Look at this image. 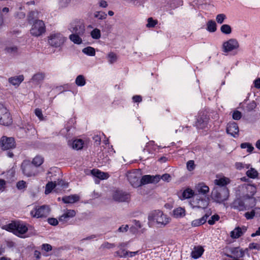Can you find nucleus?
Returning a JSON list of instances; mask_svg holds the SVG:
<instances>
[{"mask_svg": "<svg viewBox=\"0 0 260 260\" xmlns=\"http://www.w3.org/2000/svg\"><path fill=\"white\" fill-rule=\"evenodd\" d=\"M113 199L119 202H128L131 199L129 193L122 190H116L113 194Z\"/></svg>", "mask_w": 260, "mask_h": 260, "instance_id": "11", "label": "nucleus"}, {"mask_svg": "<svg viewBox=\"0 0 260 260\" xmlns=\"http://www.w3.org/2000/svg\"><path fill=\"white\" fill-rule=\"evenodd\" d=\"M39 13L38 11H32L30 12L27 16L28 22L31 23V21L34 20L35 18H38Z\"/></svg>", "mask_w": 260, "mask_h": 260, "instance_id": "40", "label": "nucleus"}, {"mask_svg": "<svg viewBox=\"0 0 260 260\" xmlns=\"http://www.w3.org/2000/svg\"><path fill=\"white\" fill-rule=\"evenodd\" d=\"M216 24L213 20H209L207 24V30L209 32H213L216 30Z\"/></svg>", "mask_w": 260, "mask_h": 260, "instance_id": "33", "label": "nucleus"}, {"mask_svg": "<svg viewBox=\"0 0 260 260\" xmlns=\"http://www.w3.org/2000/svg\"><path fill=\"white\" fill-rule=\"evenodd\" d=\"M239 47L238 42L235 39H231L224 42L222 44V51L224 52H229L236 49Z\"/></svg>", "mask_w": 260, "mask_h": 260, "instance_id": "12", "label": "nucleus"}, {"mask_svg": "<svg viewBox=\"0 0 260 260\" xmlns=\"http://www.w3.org/2000/svg\"><path fill=\"white\" fill-rule=\"evenodd\" d=\"M231 180L228 177L224 176L216 179L214 180L215 185L218 186V187H226V185L230 183Z\"/></svg>", "mask_w": 260, "mask_h": 260, "instance_id": "20", "label": "nucleus"}, {"mask_svg": "<svg viewBox=\"0 0 260 260\" xmlns=\"http://www.w3.org/2000/svg\"><path fill=\"white\" fill-rule=\"evenodd\" d=\"M247 176L252 179H255L257 177L258 175V173L257 171L254 168H251L249 170H248L246 173Z\"/></svg>", "mask_w": 260, "mask_h": 260, "instance_id": "34", "label": "nucleus"}, {"mask_svg": "<svg viewBox=\"0 0 260 260\" xmlns=\"http://www.w3.org/2000/svg\"><path fill=\"white\" fill-rule=\"evenodd\" d=\"M79 200V197L77 194L66 196L62 198L64 203H74Z\"/></svg>", "mask_w": 260, "mask_h": 260, "instance_id": "24", "label": "nucleus"}, {"mask_svg": "<svg viewBox=\"0 0 260 260\" xmlns=\"http://www.w3.org/2000/svg\"><path fill=\"white\" fill-rule=\"evenodd\" d=\"M204 250L201 246L194 247L192 251L191 256L192 258L197 259L203 254Z\"/></svg>", "mask_w": 260, "mask_h": 260, "instance_id": "21", "label": "nucleus"}, {"mask_svg": "<svg viewBox=\"0 0 260 260\" xmlns=\"http://www.w3.org/2000/svg\"><path fill=\"white\" fill-rule=\"evenodd\" d=\"M3 229L13 232L15 235L19 236L25 234L28 230L29 228L23 223L19 221H14L4 225Z\"/></svg>", "mask_w": 260, "mask_h": 260, "instance_id": "2", "label": "nucleus"}, {"mask_svg": "<svg viewBox=\"0 0 260 260\" xmlns=\"http://www.w3.org/2000/svg\"><path fill=\"white\" fill-rule=\"evenodd\" d=\"M249 249L250 250L255 249L258 251L260 250V243L254 242L250 243Z\"/></svg>", "mask_w": 260, "mask_h": 260, "instance_id": "51", "label": "nucleus"}, {"mask_svg": "<svg viewBox=\"0 0 260 260\" xmlns=\"http://www.w3.org/2000/svg\"><path fill=\"white\" fill-rule=\"evenodd\" d=\"M83 145L84 142L81 139L75 140L72 143V148L76 150H80L82 149Z\"/></svg>", "mask_w": 260, "mask_h": 260, "instance_id": "29", "label": "nucleus"}, {"mask_svg": "<svg viewBox=\"0 0 260 260\" xmlns=\"http://www.w3.org/2000/svg\"><path fill=\"white\" fill-rule=\"evenodd\" d=\"M126 255L124 256H128V257H133L137 255H139L140 254H142V252L141 249L137 250L135 251H128V252H126Z\"/></svg>", "mask_w": 260, "mask_h": 260, "instance_id": "44", "label": "nucleus"}, {"mask_svg": "<svg viewBox=\"0 0 260 260\" xmlns=\"http://www.w3.org/2000/svg\"><path fill=\"white\" fill-rule=\"evenodd\" d=\"M121 251H117L116 253L118 255L119 257H127L128 256H124L126 255V252H128V251L125 250V249H120Z\"/></svg>", "mask_w": 260, "mask_h": 260, "instance_id": "60", "label": "nucleus"}, {"mask_svg": "<svg viewBox=\"0 0 260 260\" xmlns=\"http://www.w3.org/2000/svg\"><path fill=\"white\" fill-rule=\"evenodd\" d=\"M197 190L199 193L205 194L209 191V188L204 183H199L196 187Z\"/></svg>", "mask_w": 260, "mask_h": 260, "instance_id": "27", "label": "nucleus"}, {"mask_svg": "<svg viewBox=\"0 0 260 260\" xmlns=\"http://www.w3.org/2000/svg\"><path fill=\"white\" fill-rule=\"evenodd\" d=\"M221 31L226 35L230 34L232 32L231 27L228 24H223L220 27Z\"/></svg>", "mask_w": 260, "mask_h": 260, "instance_id": "41", "label": "nucleus"}, {"mask_svg": "<svg viewBox=\"0 0 260 260\" xmlns=\"http://www.w3.org/2000/svg\"><path fill=\"white\" fill-rule=\"evenodd\" d=\"M148 219L149 221L156 222L159 226H165L170 221V218L160 210H154L149 213Z\"/></svg>", "mask_w": 260, "mask_h": 260, "instance_id": "1", "label": "nucleus"}, {"mask_svg": "<svg viewBox=\"0 0 260 260\" xmlns=\"http://www.w3.org/2000/svg\"><path fill=\"white\" fill-rule=\"evenodd\" d=\"M247 189L250 191L251 195H254L256 191V187L253 185H248L247 186Z\"/></svg>", "mask_w": 260, "mask_h": 260, "instance_id": "56", "label": "nucleus"}, {"mask_svg": "<svg viewBox=\"0 0 260 260\" xmlns=\"http://www.w3.org/2000/svg\"><path fill=\"white\" fill-rule=\"evenodd\" d=\"M127 178L131 184L134 187L141 186V172L139 170H133L127 173Z\"/></svg>", "mask_w": 260, "mask_h": 260, "instance_id": "6", "label": "nucleus"}, {"mask_svg": "<svg viewBox=\"0 0 260 260\" xmlns=\"http://www.w3.org/2000/svg\"><path fill=\"white\" fill-rule=\"evenodd\" d=\"M71 0H59L58 5L60 8L67 7L70 3Z\"/></svg>", "mask_w": 260, "mask_h": 260, "instance_id": "48", "label": "nucleus"}, {"mask_svg": "<svg viewBox=\"0 0 260 260\" xmlns=\"http://www.w3.org/2000/svg\"><path fill=\"white\" fill-rule=\"evenodd\" d=\"M126 2L133 5L135 6L139 7L142 4L139 0H125Z\"/></svg>", "mask_w": 260, "mask_h": 260, "instance_id": "54", "label": "nucleus"}, {"mask_svg": "<svg viewBox=\"0 0 260 260\" xmlns=\"http://www.w3.org/2000/svg\"><path fill=\"white\" fill-rule=\"evenodd\" d=\"M57 184L55 182H49L46 185V189L45 191V194H49L51 192L53 188L55 187Z\"/></svg>", "mask_w": 260, "mask_h": 260, "instance_id": "36", "label": "nucleus"}, {"mask_svg": "<svg viewBox=\"0 0 260 260\" xmlns=\"http://www.w3.org/2000/svg\"><path fill=\"white\" fill-rule=\"evenodd\" d=\"M209 204L208 199L203 198L199 196L194 198L191 202V205L193 208H206Z\"/></svg>", "mask_w": 260, "mask_h": 260, "instance_id": "14", "label": "nucleus"}, {"mask_svg": "<svg viewBox=\"0 0 260 260\" xmlns=\"http://www.w3.org/2000/svg\"><path fill=\"white\" fill-rule=\"evenodd\" d=\"M1 147L4 150H8L15 148V141L13 137L3 136L1 139Z\"/></svg>", "mask_w": 260, "mask_h": 260, "instance_id": "13", "label": "nucleus"}, {"mask_svg": "<svg viewBox=\"0 0 260 260\" xmlns=\"http://www.w3.org/2000/svg\"><path fill=\"white\" fill-rule=\"evenodd\" d=\"M159 179V176H151L150 175H144L141 179L140 178L141 185L149 183H153L155 181L157 182Z\"/></svg>", "mask_w": 260, "mask_h": 260, "instance_id": "19", "label": "nucleus"}, {"mask_svg": "<svg viewBox=\"0 0 260 260\" xmlns=\"http://www.w3.org/2000/svg\"><path fill=\"white\" fill-rule=\"evenodd\" d=\"M147 24H146L147 27H154L157 23L156 20H153L152 17H150L147 19Z\"/></svg>", "mask_w": 260, "mask_h": 260, "instance_id": "46", "label": "nucleus"}, {"mask_svg": "<svg viewBox=\"0 0 260 260\" xmlns=\"http://www.w3.org/2000/svg\"><path fill=\"white\" fill-rule=\"evenodd\" d=\"M129 228V226L128 225H122L120 227H119L118 229V232H126L127 231L128 229Z\"/></svg>", "mask_w": 260, "mask_h": 260, "instance_id": "61", "label": "nucleus"}, {"mask_svg": "<svg viewBox=\"0 0 260 260\" xmlns=\"http://www.w3.org/2000/svg\"><path fill=\"white\" fill-rule=\"evenodd\" d=\"M241 113L239 111H235L233 113V118L235 120H239L241 118Z\"/></svg>", "mask_w": 260, "mask_h": 260, "instance_id": "55", "label": "nucleus"}, {"mask_svg": "<svg viewBox=\"0 0 260 260\" xmlns=\"http://www.w3.org/2000/svg\"><path fill=\"white\" fill-rule=\"evenodd\" d=\"M230 251L232 254L237 256V257H243V249L240 248L239 247L231 248L230 249Z\"/></svg>", "mask_w": 260, "mask_h": 260, "instance_id": "28", "label": "nucleus"}, {"mask_svg": "<svg viewBox=\"0 0 260 260\" xmlns=\"http://www.w3.org/2000/svg\"><path fill=\"white\" fill-rule=\"evenodd\" d=\"M90 35L93 39H99L101 38V31L98 28H94L91 31Z\"/></svg>", "mask_w": 260, "mask_h": 260, "instance_id": "42", "label": "nucleus"}, {"mask_svg": "<svg viewBox=\"0 0 260 260\" xmlns=\"http://www.w3.org/2000/svg\"><path fill=\"white\" fill-rule=\"evenodd\" d=\"M115 244L114 243H110L109 242H105L101 246V249H111L115 247Z\"/></svg>", "mask_w": 260, "mask_h": 260, "instance_id": "50", "label": "nucleus"}, {"mask_svg": "<svg viewBox=\"0 0 260 260\" xmlns=\"http://www.w3.org/2000/svg\"><path fill=\"white\" fill-rule=\"evenodd\" d=\"M109 61L110 63H113L117 60L116 55L113 52H111L108 54Z\"/></svg>", "mask_w": 260, "mask_h": 260, "instance_id": "49", "label": "nucleus"}, {"mask_svg": "<svg viewBox=\"0 0 260 260\" xmlns=\"http://www.w3.org/2000/svg\"><path fill=\"white\" fill-rule=\"evenodd\" d=\"M46 32V26L43 21L39 19L35 20L30 29V34L38 37Z\"/></svg>", "mask_w": 260, "mask_h": 260, "instance_id": "4", "label": "nucleus"}, {"mask_svg": "<svg viewBox=\"0 0 260 260\" xmlns=\"http://www.w3.org/2000/svg\"><path fill=\"white\" fill-rule=\"evenodd\" d=\"M76 211L74 210H67L64 213L59 217V221L63 223H67L71 218H73L76 215Z\"/></svg>", "mask_w": 260, "mask_h": 260, "instance_id": "18", "label": "nucleus"}, {"mask_svg": "<svg viewBox=\"0 0 260 260\" xmlns=\"http://www.w3.org/2000/svg\"><path fill=\"white\" fill-rule=\"evenodd\" d=\"M194 194V191L190 189L187 188L183 191L182 194V197H181V200H184L186 199L190 198L193 196Z\"/></svg>", "mask_w": 260, "mask_h": 260, "instance_id": "31", "label": "nucleus"}, {"mask_svg": "<svg viewBox=\"0 0 260 260\" xmlns=\"http://www.w3.org/2000/svg\"><path fill=\"white\" fill-rule=\"evenodd\" d=\"M58 221L57 219L54 218H49L48 219V223L52 225H56L58 223Z\"/></svg>", "mask_w": 260, "mask_h": 260, "instance_id": "58", "label": "nucleus"}, {"mask_svg": "<svg viewBox=\"0 0 260 260\" xmlns=\"http://www.w3.org/2000/svg\"><path fill=\"white\" fill-rule=\"evenodd\" d=\"M161 178L164 181H169L171 179V176L169 174H165L161 176Z\"/></svg>", "mask_w": 260, "mask_h": 260, "instance_id": "64", "label": "nucleus"}, {"mask_svg": "<svg viewBox=\"0 0 260 260\" xmlns=\"http://www.w3.org/2000/svg\"><path fill=\"white\" fill-rule=\"evenodd\" d=\"M42 246V249L44 250L45 251L48 252L52 250V246L49 244H44Z\"/></svg>", "mask_w": 260, "mask_h": 260, "instance_id": "62", "label": "nucleus"}, {"mask_svg": "<svg viewBox=\"0 0 260 260\" xmlns=\"http://www.w3.org/2000/svg\"><path fill=\"white\" fill-rule=\"evenodd\" d=\"M45 78V74L42 73H38L35 74L31 79V81L36 84L42 82Z\"/></svg>", "mask_w": 260, "mask_h": 260, "instance_id": "26", "label": "nucleus"}, {"mask_svg": "<svg viewBox=\"0 0 260 260\" xmlns=\"http://www.w3.org/2000/svg\"><path fill=\"white\" fill-rule=\"evenodd\" d=\"M49 206L43 205L32 210L30 214L33 217L42 218L47 217L49 214Z\"/></svg>", "mask_w": 260, "mask_h": 260, "instance_id": "9", "label": "nucleus"}, {"mask_svg": "<svg viewBox=\"0 0 260 260\" xmlns=\"http://www.w3.org/2000/svg\"><path fill=\"white\" fill-rule=\"evenodd\" d=\"M173 215L176 218L182 217L185 215V210L181 207L177 208L173 210Z\"/></svg>", "mask_w": 260, "mask_h": 260, "instance_id": "35", "label": "nucleus"}, {"mask_svg": "<svg viewBox=\"0 0 260 260\" xmlns=\"http://www.w3.org/2000/svg\"><path fill=\"white\" fill-rule=\"evenodd\" d=\"M12 123V118L8 110L0 104V124L9 126Z\"/></svg>", "mask_w": 260, "mask_h": 260, "instance_id": "5", "label": "nucleus"}, {"mask_svg": "<svg viewBox=\"0 0 260 260\" xmlns=\"http://www.w3.org/2000/svg\"><path fill=\"white\" fill-rule=\"evenodd\" d=\"M91 173L94 176L101 179H105L108 178V174L107 173L101 172L99 170L93 169L91 170Z\"/></svg>", "mask_w": 260, "mask_h": 260, "instance_id": "23", "label": "nucleus"}, {"mask_svg": "<svg viewBox=\"0 0 260 260\" xmlns=\"http://www.w3.org/2000/svg\"><path fill=\"white\" fill-rule=\"evenodd\" d=\"M230 206L233 208L238 211H244L246 209V206L243 200L241 198H237L235 199L232 203H231Z\"/></svg>", "mask_w": 260, "mask_h": 260, "instance_id": "15", "label": "nucleus"}, {"mask_svg": "<svg viewBox=\"0 0 260 260\" xmlns=\"http://www.w3.org/2000/svg\"><path fill=\"white\" fill-rule=\"evenodd\" d=\"M229 197V190L227 187H214L211 192V198L216 202L221 203Z\"/></svg>", "mask_w": 260, "mask_h": 260, "instance_id": "3", "label": "nucleus"}, {"mask_svg": "<svg viewBox=\"0 0 260 260\" xmlns=\"http://www.w3.org/2000/svg\"><path fill=\"white\" fill-rule=\"evenodd\" d=\"M219 219V215L215 214L211 216V218L208 221V222L210 225H213L215 223V221H218Z\"/></svg>", "mask_w": 260, "mask_h": 260, "instance_id": "47", "label": "nucleus"}, {"mask_svg": "<svg viewBox=\"0 0 260 260\" xmlns=\"http://www.w3.org/2000/svg\"><path fill=\"white\" fill-rule=\"evenodd\" d=\"M82 52L89 56H94L95 54V49L91 47H87L82 50Z\"/></svg>", "mask_w": 260, "mask_h": 260, "instance_id": "38", "label": "nucleus"}, {"mask_svg": "<svg viewBox=\"0 0 260 260\" xmlns=\"http://www.w3.org/2000/svg\"><path fill=\"white\" fill-rule=\"evenodd\" d=\"M69 30L72 34L83 35L85 29L84 23L80 21H74L71 24Z\"/></svg>", "mask_w": 260, "mask_h": 260, "instance_id": "8", "label": "nucleus"}, {"mask_svg": "<svg viewBox=\"0 0 260 260\" xmlns=\"http://www.w3.org/2000/svg\"><path fill=\"white\" fill-rule=\"evenodd\" d=\"M24 80L23 75H19L11 77L9 79V82L13 85H19Z\"/></svg>", "mask_w": 260, "mask_h": 260, "instance_id": "22", "label": "nucleus"}, {"mask_svg": "<svg viewBox=\"0 0 260 260\" xmlns=\"http://www.w3.org/2000/svg\"><path fill=\"white\" fill-rule=\"evenodd\" d=\"M66 38L60 33H52L48 37V43L52 47H59L63 44Z\"/></svg>", "mask_w": 260, "mask_h": 260, "instance_id": "7", "label": "nucleus"}, {"mask_svg": "<svg viewBox=\"0 0 260 260\" xmlns=\"http://www.w3.org/2000/svg\"><path fill=\"white\" fill-rule=\"evenodd\" d=\"M21 169L24 175L27 177L35 176L36 169L34 165L28 160H24L21 164Z\"/></svg>", "mask_w": 260, "mask_h": 260, "instance_id": "10", "label": "nucleus"}, {"mask_svg": "<svg viewBox=\"0 0 260 260\" xmlns=\"http://www.w3.org/2000/svg\"><path fill=\"white\" fill-rule=\"evenodd\" d=\"M26 187V182L24 181H20L17 183V187L19 189H22Z\"/></svg>", "mask_w": 260, "mask_h": 260, "instance_id": "59", "label": "nucleus"}, {"mask_svg": "<svg viewBox=\"0 0 260 260\" xmlns=\"http://www.w3.org/2000/svg\"><path fill=\"white\" fill-rule=\"evenodd\" d=\"M226 132L234 137H237L239 135V127L235 122H229L226 126Z\"/></svg>", "mask_w": 260, "mask_h": 260, "instance_id": "16", "label": "nucleus"}, {"mask_svg": "<svg viewBox=\"0 0 260 260\" xmlns=\"http://www.w3.org/2000/svg\"><path fill=\"white\" fill-rule=\"evenodd\" d=\"M208 217V215L205 214L202 218L193 220L191 222V225L192 226H198L205 223L206 222L207 218Z\"/></svg>", "mask_w": 260, "mask_h": 260, "instance_id": "25", "label": "nucleus"}, {"mask_svg": "<svg viewBox=\"0 0 260 260\" xmlns=\"http://www.w3.org/2000/svg\"><path fill=\"white\" fill-rule=\"evenodd\" d=\"M255 215V211L254 210H252V211L249 212H246L244 214V216L247 219H252Z\"/></svg>", "mask_w": 260, "mask_h": 260, "instance_id": "53", "label": "nucleus"}, {"mask_svg": "<svg viewBox=\"0 0 260 260\" xmlns=\"http://www.w3.org/2000/svg\"><path fill=\"white\" fill-rule=\"evenodd\" d=\"M83 35H79L72 34L69 36V39L75 44H80L82 42L81 37Z\"/></svg>", "mask_w": 260, "mask_h": 260, "instance_id": "30", "label": "nucleus"}, {"mask_svg": "<svg viewBox=\"0 0 260 260\" xmlns=\"http://www.w3.org/2000/svg\"><path fill=\"white\" fill-rule=\"evenodd\" d=\"M35 113L36 115L40 119L43 120V116L42 112V110L39 108H37L35 110Z\"/></svg>", "mask_w": 260, "mask_h": 260, "instance_id": "57", "label": "nucleus"}, {"mask_svg": "<svg viewBox=\"0 0 260 260\" xmlns=\"http://www.w3.org/2000/svg\"><path fill=\"white\" fill-rule=\"evenodd\" d=\"M44 161V158L41 156H36L32 160V164L36 167H39Z\"/></svg>", "mask_w": 260, "mask_h": 260, "instance_id": "37", "label": "nucleus"}, {"mask_svg": "<svg viewBox=\"0 0 260 260\" xmlns=\"http://www.w3.org/2000/svg\"><path fill=\"white\" fill-rule=\"evenodd\" d=\"M195 167L194 163L193 160H189L187 162V168L189 171H192Z\"/></svg>", "mask_w": 260, "mask_h": 260, "instance_id": "52", "label": "nucleus"}, {"mask_svg": "<svg viewBox=\"0 0 260 260\" xmlns=\"http://www.w3.org/2000/svg\"><path fill=\"white\" fill-rule=\"evenodd\" d=\"M76 84L79 86H83L85 83V79L83 75H79L77 77L75 80Z\"/></svg>", "mask_w": 260, "mask_h": 260, "instance_id": "39", "label": "nucleus"}, {"mask_svg": "<svg viewBox=\"0 0 260 260\" xmlns=\"http://www.w3.org/2000/svg\"><path fill=\"white\" fill-rule=\"evenodd\" d=\"M6 52L11 55H15L18 53V48L16 46H8L5 48Z\"/></svg>", "mask_w": 260, "mask_h": 260, "instance_id": "32", "label": "nucleus"}, {"mask_svg": "<svg viewBox=\"0 0 260 260\" xmlns=\"http://www.w3.org/2000/svg\"><path fill=\"white\" fill-rule=\"evenodd\" d=\"M94 16L100 20H103L106 18L107 15L103 12H96L94 14Z\"/></svg>", "mask_w": 260, "mask_h": 260, "instance_id": "43", "label": "nucleus"}, {"mask_svg": "<svg viewBox=\"0 0 260 260\" xmlns=\"http://www.w3.org/2000/svg\"><path fill=\"white\" fill-rule=\"evenodd\" d=\"M15 17L19 19H24L25 17V13L23 12H18L16 13Z\"/></svg>", "mask_w": 260, "mask_h": 260, "instance_id": "63", "label": "nucleus"}, {"mask_svg": "<svg viewBox=\"0 0 260 260\" xmlns=\"http://www.w3.org/2000/svg\"><path fill=\"white\" fill-rule=\"evenodd\" d=\"M226 18V16L224 14H218L216 17V21L219 24H222L224 20Z\"/></svg>", "mask_w": 260, "mask_h": 260, "instance_id": "45", "label": "nucleus"}, {"mask_svg": "<svg viewBox=\"0 0 260 260\" xmlns=\"http://www.w3.org/2000/svg\"><path fill=\"white\" fill-rule=\"evenodd\" d=\"M247 228L245 226L242 227H236L234 230L231 232L230 236L232 239H238L243 235L246 232Z\"/></svg>", "mask_w": 260, "mask_h": 260, "instance_id": "17", "label": "nucleus"}]
</instances>
